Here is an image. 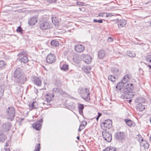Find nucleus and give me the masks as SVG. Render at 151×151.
<instances>
[{
  "instance_id": "nucleus-1",
  "label": "nucleus",
  "mask_w": 151,
  "mask_h": 151,
  "mask_svg": "<svg viewBox=\"0 0 151 151\" xmlns=\"http://www.w3.org/2000/svg\"><path fill=\"white\" fill-rule=\"evenodd\" d=\"M134 88L132 83H129L124 87L122 91V96L124 99H130L134 96L132 91Z\"/></svg>"
},
{
  "instance_id": "nucleus-2",
  "label": "nucleus",
  "mask_w": 151,
  "mask_h": 151,
  "mask_svg": "<svg viewBox=\"0 0 151 151\" xmlns=\"http://www.w3.org/2000/svg\"><path fill=\"white\" fill-rule=\"evenodd\" d=\"M78 91L83 99L87 102L89 101L90 93L88 88H80L78 89Z\"/></svg>"
},
{
  "instance_id": "nucleus-3",
  "label": "nucleus",
  "mask_w": 151,
  "mask_h": 151,
  "mask_svg": "<svg viewBox=\"0 0 151 151\" xmlns=\"http://www.w3.org/2000/svg\"><path fill=\"white\" fill-rule=\"evenodd\" d=\"M6 112L7 119L11 121H12L15 114V108L13 107H10L7 109Z\"/></svg>"
},
{
  "instance_id": "nucleus-4",
  "label": "nucleus",
  "mask_w": 151,
  "mask_h": 151,
  "mask_svg": "<svg viewBox=\"0 0 151 151\" xmlns=\"http://www.w3.org/2000/svg\"><path fill=\"white\" fill-rule=\"evenodd\" d=\"M130 79L129 76L128 75L125 76L122 80V81L119 82L116 86L117 90H120L124 86V84L129 81Z\"/></svg>"
},
{
  "instance_id": "nucleus-5",
  "label": "nucleus",
  "mask_w": 151,
  "mask_h": 151,
  "mask_svg": "<svg viewBox=\"0 0 151 151\" xmlns=\"http://www.w3.org/2000/svg\"><path fill=\"white\" fill-rule=\"evenodd\" d=\"M112 120L108 119L101 123V127L102 129L106 130V129H109L112 127Z\"/></svg>"
},
{
  "instance_id": "nucleus-6",
  "label": "nucleus",
  "mask_w": 151,
  "mask_h": 151,
  "mask_svg": "<svg viewBox=\"0 0 151 151\" xmlns=\"http://www.w3.org/2000/svg\"><path fill=\"white\" fill-rule=\"evenodd\" d=\"M40 28L42 30H46L51 28V24L48 21H41L40 23Z\"/></svg>"
},
{
  "instance_id": "nucleus-7",
  "label": "nucleus",
  "mask_w": 151,
  "mask_h": 151,
  "mask_svg": "<svg viewBox=\"0 0 151 151\" xmlns=\"http://www.w3.org/2000/svg\"><path fill=\"white\" fill-rule=\"evenodd\" d=\"M115 138L117 140H122L126 137V136L124 132H118L114 134Z\"/></svg>"
},
{
  "instance_id": "nucleus-8",
  "label": "nucleus",
  "mask_w": 151,
  "mask_h": 151,
  "mask_svg": "<svg viewBox=\"0 0 151 151\" xmlns=\"http://www.w3.org/2000/svg\"><path fill=\"white\" fill-rule=\"evenodd\" d=\"M46 60L47 63L51 64L55 61L56 57L53 54L50 53L47 55Z\"/></svg>"
},
{
  "instance_id": "nucleus-9",
  "label": "nucleus",
  "mask_w": 151,
  "mask_h": 151,
  "mask_svg": "<svg viewBox=\"0 0 151 151\" xmlns=\"http://www.w3.org/2000/svg\"><path fill=\"white\" fill-rule=\"evenodd\" d=\"M42 122V119L38 120L32 125L33 128L37 130H40L41 129Z\"/></svg>"
},
{
  "instance_id": "nucleus-10",
  "label": "nucleus",
  "mask_w": 151,
  "mask_h": 151,
  "mask_svg": "<svg viewBox=\"0 0 151 151\" xmlns=\"http://www.w3.org/2000/svg\"><path fill=\"white\" fill-rule=\"evenodd\" d=\"M102 136L104 139L108 142H110L112 139L111 134L106 130L103 131L102 133Z\"/></svg>"
},
{
  "instance_id": "nucleus-11",
  "label": "nucleus",
  "mask_w": 151,
  "mask_h": 151,
  "mask_svg": "<svg viewBox=\"0 0 151 151\" xmlns=\"http://www.w3.org/2000/svg\"><path fill=\"white\" fill-rule=\"evenodd\" d=\"M27 81V77L24 75L19 78H17L15 79L14 81L15 83L21 84H24Z\"/></svg>"
},
{
  "instance_id": "nucleus-12",
  "label": "nucleus",
  "mask_w": 151,
  "mask_h": 151,
  "mask_svg": "<svg viewBox=\"0 0 151 151\" xmlns=\"http://www.w3.org/2000/svg\"><path fill=\"white\" fill-rule=\"evenodd\" d=\"M23 75V73L22 69L20 68H18L14 71V78H19Z\"/></svg>"
},
{
  "instance_id": "nucleus-13",
  "label": "nucleus",
  "mask_w": 151,
  "mask_h": 151,
  "mask_svg": "<svg viewBox=\"0 0 151 151\" xmlns=\"http://www.w3.org/2000/svg\"><path fill=\"white\" fill-rule=\"evenodd\" d=\"M75 50L76 51L78 52H81L84 50V47L82 45L76 44L75 45Z\"/></svg>"
},
{
  "instance_id": "nucleus-14",
  "label": "nucleus",
  "mask_w": 151,
  "mask_h": 151,
  "mask_svg": "<svg viewBox=\"0 0 151 151\" xmlns=\"http://www.w3.org/2000/svg\"><path fill=\"white\" fill-rule=\"evenodd\" d=\"M127 23V21L124 19H121L115 23V25L118 26V28L120 29L122 27H124Z\"/></svg>"
},
{
  "instance_id": "nucleus-15",
  "label": "nucleus",
  "mask_w": 151,
  "mask_h": 151,
  "mask_svg": "<svg viewBox=\"0 0 151 151\" xmlns=\"http://www.w3.org/2000/svg\"><path fill=\"white\" fill-rule=\"evenodd\" d=\"M11 124L9 122H6L1 125L3 131H8L9 130L11 126Z\"/></svg>"
},
{
  "instance_id": "nucleus-16",
  "label": "nucleus",
  "mask_w": 151,
  "mask_h": 151,
  "mask_svg": "<svg viewBox=\"0 0 151 151\" xmlns=\"http://www.w3.org/2000/svg\"><path fill=\"white\" fill-rule=\"evenodd\" d=\"M38 16L35 15L31 18L28 21V23L31 26L33 25L37 22Z\"/></svg>"
},
{
  "instance_id": "nucleus-17",
  "label": "nucleus",
  "mask_w": 151,
  "mask_h": 151,
  "mask_svg": "<svg viewBox=\"0 0 151 151\" xmlns=\"http://www.w3.org/2000/svg\"><path fill=\"white\" fill-rule=\"evenodd\" d=\"M32 81L37 86H40L41 85L42 82L39 78L36 76L32 78Z\"/></svg>"
},
{
  "instance_id": "nucleus-18",
  "label": "nucleus",
  "mask_w": 151,
  "mask_h": 151,
  "mask_svg": "<svg viewBox=\"0 0 151 151\" xmlns=\"http://www.w3.org/2000/svg\"><path fill=\"white\" fill-rule=\"evenodd\" d=\"M52 91L53 92V93L52 94H53L54 95L55 94H57L58 93H60L61 95H62L65 92L64 91L63 92L61 89L58 87L52 89Z\"/></svg>"
},
{
  "instance_id": "nucleus-19",
  "label": "nucleus",
  "mask_w": 151,
  "mask_h": 151,
  "mask_svg": "<svg viewBox=\"0 0 151 151\" xmlns=\"http://www.w3.org/2000/svg\"><path fill=\"white\" fill-rule=\"evenodd\" d=\"M52 23L55 25L58 26L59 24L60 20L57 17H52Z\"/></svg>"
},
{
  "instance_id": "nucleus-20",
  "label": "nucleus",
  "mask_w": 151,
  "mask_h": 151,
  "mask_svg": "<svg viewBox=\"0 0 151 151\" xmlns=\"http://www.w3.org/2000/svg\"><path fill=\"white\" fill-rule=\"evenodd\" d=\"M78 108L80 114L82 115L83 114V110L84 108V105L81 104H78Z\"/></svg>"
},
{
  "instance_id": "nucleus-21",
  "label": "nucleus",
  "mask_w": 151,
  "mask_h": 151,
  "mask_svg": "<svg viewBox=\"0 0 151 151\" xmlns=\"http://www.w3.org/2000/svg\"><path fill=\"white\" fill-rule=\"evenodd\" d=\"M92 59L91 57L89 55H87L85 56L84 61L85 63L87 64H89L91 62Z\"/></svg>"
},
{
  "instance_id": "nucleus-22",
  "label": "nucleus",
  "mask_w": 151,
  "mask_h": 151,
  "mask_svg": "<svg viewBox=\"0 0 151 151\" xmlns=\"http://www.w3.org/2000/svg\"><path fill=\"white\" fill-rule=\"evenodd\" d=\"M54 94L50 93L49 94H47L45 96V98L48 102H50L52 100V98L54 97Z\"/></svg>"
},
{
  "instance_id": "nucleus-23",
  "label": "nucleus",
  "mask_w": 151,
  "mask_h": 151,
  "mask_svg": "<svg viewBox=\"0 0 151 151\" xmlns=\"http://www.w3.org/2000/svg\"><path fill=\"white\" fill-rule=\"evenodd\" d=\"M98 57L100 59L103 58L105 56V52L104 50H100L98 52Z\"/></svg>"
},
{
  "instance_id": "nucleus-24",
  "label": "nucleus",
  "mask_w": 151,
  "mask_h": 151,
  "mask_svg": "<svg viewBox=\"0 0 151 151\" xmlns=\"http://www.w3.org/2000/svg\"><path fill=\"white\" fill-rule=\"evenodd\" d=\"M137 108V110L140 111H142L145 109V106L142 104H138Z\"/></svg>"
},
{
  "instance_id": "nucleus-25",
  "label": "nucleus",
  "mask_w": 151,
  "mask_h": 151,
  "mask_svg": "<svg viewBox=\"0 0 151 151\" xmlns=\"http://www.w3.org/2000/svg\"><path fill=\"white\" fill-rule=\"evenodd\" d=\"M29 106L32 109H36L38 108V104L36 101H33L31 104H29Z\"/></svg>"
},
{
  "instance_id": "nucleus-26",
  "label": "nucleus",
  "mask_w": 151,
  "mask_h": 151,
  "mask_svg": "<svg viewBox=\"0 0 151 151\" xmlns=\"http://www.w3.org/2000/svg\"><path fill=\"white\" fill-rule=\"evenodd\" d=\"M145 100V99L144 98L140 97L136 99L135 100V102L136 103H138V104H141L142 103H144Z\"/></svg>"
},
{
  "instance_id": "nucleus-27",
  "label": "nucleus",
  "mask_w": 151,
  "mask_h": 151,
  "mask_svg": "<svg viewBox=\"0 0 151 151\" xmlns=\"http://www.w3.org/2000/svg\"><path fill=\"white\" fill-rule=\"evenodd\" d=\"M54 85L58 87H60L62 86V82L59 79L56 80L54 83Z\"/></svg>"
},
{
  "instance_id": "nucleus-28",
  "label": "nucleus",
  "mask_w": 151,
  "mask_h": 151,
  "mask_svg": "<svg viewBox=\"0 0 151 151\" xmlns=\"http://www.w3.org/2000/svg\"><path fill=\"white\" fill-rule=\"evenodd\" d=\"M60 69L65 71H67L69 70V65L66 64H63L60 68Z\"/></svg>"
},
{
  "instance_id": "nucleus-29",
  "label": "nucleus",
  "mask_w": 151,
  "mask_h": 151,
  "mask_svg": "<svg viewBox=\"0 0 151 151\" xmlns=\"http://www.w3.org/2000/svg\"><path fill=\"white\" fill-rule=\"evenodd\" d=\"M19 60L20 61L21 63H26L27 62L28 60L27 57L24 56L23 57H22L20 58Z\"/></svg>"
},
{
  "instance_id": "nucleus-30",
  "label": "nucleus",
  "mask_w": 151,
  "mask_h": 151,
  "mask_svg": "<svg viewBox=\"0 0 151 151\" xmlns=\"http://www.w3.org/2000/svg\"><path fill=\"white\" fill-rule=\"evenodd\" d=\"M127 53V55L130 57L134 58L136 56V54L134 52L128 51Z\"/></svg>"
},
{
  "instance_id": "nucleus-31",
  "label": "nucleus",
  "mask_w": 151,
  "mask_h": 151,
  "mask_svg": "<svg viewBox=\"0 0 151 151\" xmlns=\"http://www.w3.org/2000/svg\"><path fill=\"white\" fill-rule=\"evenodd\" d=\"M51 45L53 46L57 47L59 45V42L57 40H52L51 41Z\"/></svg>"
},
{
  "instance_id": "nucleus-32",
  "label": "nucleus",
  "mask_w": 151,
  "mask_h": 151,
  "mask_svg": "<svg viewBox=\"0 0 151 151\" xmlns=\"http://www.w3.org/2000/svg\"><path fill=\"white\" fill-rule=\"evenodd\" d=\"M83 70L86 73H89L91 70V67L89 66H86L84 67L83 69Z\"/></svg>"
},
{
  "instance_id": "nucleus-33",
  "label": "nucleus",
  "mask_w": 151,
  "mask_h": 151,
  "mask_svg": "<svg viewBox=\"0 0 151 151\" xmlns=\"http://www.w3.org/2000/svg\"><path fill=\"white\" fill-rule=\"evenodd\" d=\"M6 138V137L5 135L1 134H0V142H4Z\"/></svg>"
},
{
  "instance_id": "nucleus-34",
  "label": "nucleus",
  "mask_w": 151,
  "mask_h": 151,
  "mask_svg": "<svg viewBox=\"0 0 151 151\" xmlns=\"http://www.w3.org/2000/svg\"><path fill=\"white\" fill-rule=\"evenodd\" d=\"M124 121L126 124L129 126H131L132 124V122L130 119H125Z\"/></svg>"
},
{
  "instance_id": "nucleus-35",
  "label": "nucleus",
  "mask_w": 151,
  "mask_h": 151,
  "mask_svg": "<svg viewBox=\"0 0 151 151\" xmlns=\"http://www.w3.org/2000/svg\"><path fill=\"white\" fill-rule=\"evenodd\" d=\"M144 143H143L142 146H143L145 149H148L149 147V143L146 141H143Z\"/></svg>"
},
{
  "instance_id": "nucleus-36",
  "label": "nucleus",
  "mask_w": 151,
  "mask_h": 151,
  "mask_svg": "<svg viewBox=\"0 0 151 151\" xmlns=\"http://www.w3.org/2000/svg\"><path fill=\"white\" fill-rule=\"evenodd\" d=\"M111 71L113 73L115 74H116L118 72L119 70L117 68L113 67L111 68Z\"/></svg>"
},
{
  "instance_id": "nucleus-37",
  "label": "nucleus",
  "mask_w": 151,
  "mask_h": 151,
  "mask_svg": "<svg viewBox=\"0 0 151 151\" xmlns=\"http://www.w3.org/2000/svg\"><path fill=\"white\" fill-rule=\"evenodd\" d=\"M108 79L109 80H110L112 82H114L115 81V77L113 75H109Z\"/></svg>"
},
{
  "instance_id": "nucleus-38",
  "label": "nucleus",
  "mask_w": 151,
  "mask_h": 151,
  "mask_svg": "<svg viewBox=\"0 0 151 151\" xmlns=\"http://www.w3.org/2000/svg\"><path fill=\"white\" fill-rule=\"evenodd\" d=\"M67 107L69 109H73L74 107V104L73 102H71L69 103L68 106H67Z\"/></svg>"
},
{
  "instance_id": "nucleus-39",
  "label": "nucleus",
  "mask_w": 151,
  "mask_h": 151,
  "mask_svg": "<svg viewBox=\"0 0 151 151\" xmlns=\"http://www.w3.org/2000/svg\"><path fill=\"white\" fill-rule=\"evenodd\" d=\"M6 63L3 60H0V68H2L6 66Z\"/></svg>"
},
{
  "instance_id": "nucleus-40",
  "label": "nucleus",
  "mask_w": 151,
  "mask_h": 151,
  "mask_svg": "<svg viewBox=\"0 0 151 151\" xmlns=\"http://www.w3.org/2000/svg\"><path fill=\"white\" fill-rule=\"evenodd\" d=\"M40 144H38L36 145L35 149L34 151H40Z\"/></svg>"
},
{
  "instance_id": "nucleus-41",
  "label": "nucleus",
  "mask_w": 151,
  "mask_h": 151,
  "mask_svg": "<svg viewBox=\"0 0 151 151\" xmlns=\"http://www.w3.org/2000/svg\"><path fill=\"white\" fill-rule=\"evenodd\" d=\"M146 60L147 62L151 64V55H148L147 56Z\"/></svg>"
},
{
  "instance_id": "nucleus-42",
  "label": "nucleus",
  "mask_w": 151,
  "mask_h": 151,
  "mask_svg": "<svg viewBox=\"0 0 151 151\" xmlns=\"http://www.w3.org/2000/svg\"><path fill=\"white\" fill-rule=\"evenodd\" d=\"M16 31L17 32H19L21 34H22L23 33V30L20 26H19L17 27V29H16Z\"/></svg>"
},
{
  "instance_id": "nucleus-43",
  "label": "nucleus",
  "mask_w": 151,
  "mask_h": 151,
  "mask_svg": "<svg viewBox=\"0 0 151 151\" xmlns=\"http://www.w3.org/2000/svg\"><path fill=\"white\" fill-rule=\"evenodd\" d=\"M101 16L102 17L105 16L107 17H108L113 16V15L112 14H107L104 13L102 14Z\"/></svg>"
},
{
  "instance_id": "nucleus-44",
  "label": "nucleus",
  "mask_w": 151,
  "mask_h": 151,
  "mask_svg": "<svg viewBox=\"0 0 151 151\" xmlns=\"http://www.w3.org/2000/svg\"><path fill=\"white\" fill-rule=\"evenodd\" d=\"M137 139L139 142H140V141H141L142 142H143V138L140 135H137Z\"/></svg>"
},
{
  "instance_id": "nucleus-45",
  "label": "nucleus",
  "mask_w": 151,
  "mask_h": 151,
  "mask_svg": "<svg viewBox=\"0 0 151 151\" xmlns=\"http://www.w3.org/2000/svg\"><path fill=\"white\" fill-rule=\"evenodd\" d=\"M93 22L95 23H103V20L101 19H94Z\"/></svg>"
},
{
  "instance_id": "nucleus-46",
  "label": "nucleus",
  "mask_w": 151,
  "mask_h": 151,
  "mask_svg": "<svg viewBox=\"0 0 151 151\" xmlns=\"http://www.w3.org/2000/svg\"><path fill=\"white\" fill-rule=\"evenodd\" d=\"M76 3L77 5L79 6H84V4H85L84 3L81 2L79 1L76 2Z\"/></svg>"
},
{
  "instance_id": "nucleus-47",
  "label": "nucleus",
  "mask_w": 151,
  "mask_h": 151,
  "mask_svg": "<svg viewBox=\"0 0 151 151\" xmlns=\"http://www.w3.org/2000/svg\"><path fill=\"white\" fill-rule=\"evenodd\" d=\"M110 151H116V149L115 147L112 146L109 147Z\"/></svg>"
},
{
  "instance_id": "nucleus-48",
  "label": "nucleus",
  "mask_w": 151,
  "mask_h": 151,
  "mask_svg": "<svg viewBox=\"0 0 151 151\" xmlns=\"http://www.w3.org/2000/svg\"><path fill=\"white\" fill-rule=\"evenodd\" d=\"M87 124V122L85 121H83L82 122V124L81 125H82V126L84 128L85 127L86 125Z\"/></svg>"
},
{
  "instance_id": "nucleus-49",
  "label": "nucleus",
  "mask_w": 151,
  "mask_h": 151,
  "mask_svg": "<svg viewBox=\"0 0 151 151\" xmlns=\"http://www.w3.org/2000/svg\"><path fill=\"white\" fill-rule=\"evenodd\" d=\"M46 1L48 3H55L57 1V0H47Z\"/></svg>"
},
{
  "instance_id": "nucleus-50",
  "label": "nucleus",
  "mask_w": 151,
  "mask_h": 151,
  "mask_svg": "<svg viewBox=\"0 0 151 151\" xmlns=\"http://www.w3.org/2000/svg\"><path fill=\"white\" fill-rule=\"evenodd\" d=\"M84 128L82 126V125H80L78 129V132H80L82 129H83Z\"/></svg>"
},
{
  "instance_id": "nucleus-51",
  "label": "nucleus",
  "mask_w": 151,
  "mask_h": 151,
  "mask_svg": "<svg viewBox=\"0 0 151 151\" xmlns=\"http://www.w3.org/2000/svg\"><path fill=\"white\" fill-rule=\"evenodd\" d=\"M108 41L109 42H111L113 41V39L112 37H109L108 38Z\"/></svg>"
},
{
  "instance_id": "nucleus-52",
  "label": "nucleus",
  "mask_w": 151,
  "mask_h": 151,
  "mask_svg": "<svg viewBox=\"0 0 151 151\" xmlns=\"http://www.w3.org/2000/svg\"><path fill=\"white\" fill-rule=\"evenodd\" d=\"M103 151H110L109 147L105 148Z\"/></svg>"
},
{
  "instance_id": "nucleus-53",
  "label": "nucleus",
  "mask_w": 151,
  "mask_h": 151,
  "mask_svg": "<svg viewBox=\"0 0 151 151\" xmlns=\"http://www.w3.org/2000/svg\"><path fill=\"white\" fill-rule=\"evenodd\" d=\"M23 56V52H21L18 55V56L19 57H21Z\"/></svg>"
},
{
  "instance_id": "nucleus-54",
  "label": "nucleus",
  "mask_w": 151,
  "mask_h": 151,
  "mask_svg": "<svg viewBox=\"0 0 151 151\" xmlns=\"http://www.w3.org/2000/svg\"><path fill=\"white\" fill-rule=\"evenodd\" d=\"M101 115H102L101 113L100 112H98L97 116L100 117L101 116Z\"/></svg>"
},
{
  "instance_id": "nucleus-55",
  "label": "nucleus",
  "mask_w": 151,
  "mask_h": 151,
  "mask_svg": "<svg viewBox=\"0 0 151 151\" xmlns=\"http://www.w3.org/2000/svg\"><path fill=\"white\" fill-rule=\"evenodd\" d=\"M35 92L36 94L38 92V89H37L35 88Z\"/></svg>"
},
{
  "instance_id": "nucleus-56",
  "label": "nucleus",
  "mask_w": 151,
  "mask_h": 151,
  "mask_svg": "<svg viewBox=\"0 0 151 151\" xmlns=\"http://www.w3.org/2000/svg\"><path fill=\"white\" fill-rule=\"evenodd\" d=\"M5 151H10V150L9 148H7L5 149Z\"/></svg>"
},
{
  "instance_id": "nucleus-57",
  "label": "nucleus",
  "mask_w": 151,
  "mask_h": 151,
  "mask_svg": "<svg viewBox=\"0 0 151 151\" xmlns=\"http://www.w3.org/2000/svg\"><path fill=\"white\" fill-rule=\"evenodd\" d=\"M139 45H145V44L143 43H141L139 44Z\"/></svg>"
},
{
  "instance_id": "nucleus-58",
  "label": "nucleus",
  "mask_w": 151,
  "mask_h": 151,
  "mask_svg": "<svg viewBox=\"0 0 151 151\" xmlns=\"http://www.w3.org/2000/svg\"><path fill=\"white\" fill-rule=\"evenodd\" d=\"M77 139L78 140H80V137L79 136H78L77 137Z\"/></svg>"
},
{
  "instance_id": "nucleus-59",
  "label": "nucleus",
  "mask_w": 151,
  "mask_h": 151,
  "mask_svg": "<svg viewBox=\"0 0 151 151\" xmlns=\"http://www.w3.org/2000/svg\"><path fill=\"white\" fill-rule=\"evenodd\" d=\"M8 145H9L8 143L7 142H6V146H8Z\"/></svg>"
},
{
  "instance_id": "nucleus-60",
  "label": "nucleus",
  "mask_w": 151,
  "mask_h": 151,
  "mask_svg": "<svg viewBox=\"0 0 151 151\" xmlns=\"http://www.w3.org/2000/svg\"><path fill=\"white\" fill-rule=\"evenodd\" d=\"M99 117H98V116H97L96 118V120L97 121H98V120H99Z\"/></svg>"
},
{
  "instance_id": "nucleus-61",
  "label": "nucleus",
  "mask_w": 151,
  "mask_h": 151,
  "mask_svg": "<svg viewBox=\"0 0 151 151\" xmlns=\"http://www.w3.org/2000/svg\"><path fill=\"white\" fill-rule=\"evenodd\" d=\"M24 118H21L20 119V121H23V120H24Z\"/></svg>"
},
{
  "instance_id": "nucleus-62",
  "label": "nucleus",
  "mask_w": 151,
  "mask_h": 151,
  "mask_svg": "<svg viewBox=\"0 0 151 151\" xmlns=\"http://www.w3.org/2000/svg\"><path fill=\"white\" fill-rule=\"evenodd\" d=\"M148 66L149 67V68L151 69V65H148Z\"/></svg>"
},
{
  "instance_id": "nucleus-63",
  "label": "nucleus",
  "mask_w": 151,
  "mask_h": 151,
  "mask_svg": "<svg viewBox=\"0 0 151 151\" xmlns=\"http://www.w3.org/2000/svg\"><path fill=\"white\" fill-rule=\"evenodd\" d=\"M132 102V100H130H130H129V103H130V102Z\"/></svg>"
},
{
  "instance_id": "nucleus-64",
  "label": "nucleus",
  "mask_w": 151,
  "mask_h": 151,
  "mask_svg": "<svg viewBox=\"0 0 151 151\" xmlns=\"http://www.w3.org/2000/svg\"><path fill=\"white\" fill-rule=\"evenodd\" d=\"M150 27H151V22H150Z\"/></svg>"
}]
</instances>
